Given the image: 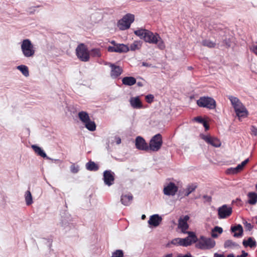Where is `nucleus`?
<instances>
[{
  "instance_id": "1",
  "label": "nucleus",
  "mask_w": 257,
  "mask_h": 257,
  "mask_svg": "<svg viewBox=\"0 0 257 257\" xmlns=\"http://www.w3.org/2000/svg\"><path fill=\"white\" fill-rule=\"evenodd\" d=\"M136 35L143 39L146 42L150 44H157L160 36L157 33H153L152 32L145 29H140L134 31Z\"/></svg>"
},
{
  "instance_id": "2",
  "label": "nucleus",
  "mask_w": 257,
  "mask_h": 257,
  "mask_svg": "<svg viewBox=\"0 0 257 257\" xmlns=\"http://www.w3.org/2000/svg\"><path fill=\"white\" fill-rule=\"evenodd\" d=\"M215 245V241L211 238H207L201 235L199 239H198L196 247L200 249H210Z\"/></svg>"
},
{
  "instance_id": "3",
  "label": "nucleus",
  "mask_w": 257,
  "mask_h": 257,
  "mask_svg": "<svg viewBox=\"0 0 257 257\" xmlns=\"http://www.w3.org/2000/svg\"><path fill=\"white\" fill-rule=\"evenodd\" d=\"M197 104L200 107L207 108L209 109H213L216 108L215 100L212 97L208 96H202L197 100Z\"/></svg>"
},
{
  "instance_id": "4",
  "label": "nucleus",
  "mask_w": 257,
  "mask_h": 257,
  "mask_svg": "<svg viewBox=\"0 0 257 257\" xmlns=\"http://www.w3.org/2000/svg\"><path fill=\"white\" fill-rule=\"evenodd\" d=\"M77 58L82 62H88L90 59V54L86 45L81 43L76 48Z\"/></svg>"
},
{
  "instance_id": "5",
  "label": "nucleus",
  "mask_w": 257,
  "mask_h": 257,
  "mask_svg": "<svg viewBox=\"0 0 257 257\" xmlns=\"http://www.w3.org/2000/svg\"><path fill=\"white\" fill-rule=\"evenodd\" d=\"M21 49L24 56L27 58L33 57L35 53L34 46L29 39L22 41Z\"/></svg>"
},
{
  "instance_id": "6",
  "label": "nucleus",
  "mask_w": 257,
  "mask_h": 257,
  "mask_svg": "<svg viewBox=\"0 0 257 257\" xmlns=\"http://www.w3.org/2000/svg\"><path fill=\"white\" fill-rule=\"evenodd\" d=\"M135 20V16L127 14L118 21L117 26L120 30H125L130 28L131 25Z\"/></svg>"
},
{
  "instance_id": "7",
  "label": "nucleus",
  "mask_w": 257,
  "mask_h": 257,
  "mask_svg": "<svg viewBox=\"0 0 257 257\" xmlns=\"http://www.w3.org/2000/svg\"><path fill=\"white\" fill-rule=\"evenodd\" d=\"M162 144V137L160 134H157L151 139L149 145V150L157 152L161 149Z\"/></svg>"
},
{
  "instance_id": "8",
  "label": "nucleus",
  "mask_w": 257,
  "mask_h": 257,
  "mask_svg": "<svg viewBox=\"0 0 257 257\" xmlns=\"http://www.w3.org/2000/svg\"><path fill=\"white\" fill-rule=\"evenodd\" d=\"M219 219H225L229 217L232 213V208L226 204L219 207L217 209Z\"/></svg>"
},
{
  "instance_id": "9",
  "label": "nucleus",
  "mask_w": 257,
  "mask_h": 257,
  "mask_svg": "<svg viewBox=\"0 0 257 257\" xmlns=\"http://www.w3.org/2000/svg\"><path fill=\"white\" fill-rule=\"evenodd\" d=\"M105 65L109 66L111 68L110 75L112 79L118 78L122 73V68L110 62H106Z\"/></svg>"
},
{
  "instance_id": "10",
  "label": "nucleus",
  "mask_w": 257,
  "mask_h": 257,
  "mask_svg": "<svg viewBox=\"0 0 257 257\" xmlns=\"http://www.w3.org/2000/svg\"><path fill=\"white\" fill-rule=\"evenodd\" d=\"M187 233L188 236L185 238H181V246H188L198 241V238L194 232H188Z\"/></svg>"
},
{
  "instance_id": "11",
  "label": "nucleus",
  "mask_w": 257,
  "mask_h": 257,
  "mask_svg": "<svg viewBox=\"0 0 257 257\" xmlns=\"http://www.w3.org/2000/svg\"><path fill=\"white\" fill-rule=\"evenodd\" d=\"M115 174L110 170H105L103 172V180L105 185L110 186L114 182Z\"/></svg>"
},
{
  "instance_id": "12",
  "label": "nucleus",
  "mask_w": 257,
  "mask_h": 257,
  "mask_svg": "<svg viewBox=\"0 0 257 257\" xmlns=\"http://www.w3.org/2000/svg\"><path fill=\"white\" fill-rule=\"evenodd\" d=\"M107 51L109 52L126 53L129 51V48L123 44H117L113 46L108 47Z\"/></svg>"
},
{
  "instance_id": "13",
  "label": "nucleus",
  "mask_w": 257,
  "mask_h": 257,
  "mask_svg": "<svg viewBox=\"0 0 257 257\" xmlns=\"http://www.w3.org/2000/svg\"><path fill=\"white\" fill-rule=\"evenodd\" d=\"M135 146L136 148L139 150L145 151L149 150V145L145 140L141 136H138L136 138Z\"/></svg>"
},
{
  "instance_id": "14",
  "label": "nucleus",
  "mask_w": 257,
  "mask_h": 257,
  "mask_svg": "<svg viewBox=\"0 0 257 257\" xmlns=\"http://www.w3.org/2000/svg\"><path fill=\"white\" fill-rule=\"evenodd\" d=\"M178 188L173 182H170L164 188V194L168 196H174L178 191Z\"/></svg>"
},
{
  "instance_id": "15",
  "label": "nucleus",
  "mask_w": 257,
  "mask_h": 257,
  "mask_svg": "<svg viewBox=\"0 0 257 257\" xmlns=\"http://www.w3.org/2000/svg\"><path fill=\"white\" fill-rule=\"evenodd\" d=\"M189 219L188 215H185L183 217H181L178 220V228L181 229V231L184 233H187V230L189 228V225L187 223L188 220Z\"/></svg>"
},
{
  "instance_id": "16",
  "label": "nucleus",
  "mask_w": 257,
  "mask_h": 257,
  "mask_svg": "<svg viewBox=\"0 0 257 257\" xmlns=\"http://www.w3.org/2000/svg\"><path fill=\"white\" fill-rule=\"evenodd\" d=\"M236 115L240 119L241 117H245L247 115V110L245 106L241 102L233 106Z\"/></svg>"
},
{
  "instance_id": "17",
  "label": "nucleus",
  "mask_w": 257,
  "mask_h": 257,
  "mask_svg": "<svg viewBox=\"0 0 257 257\" xmlns=\"http://www.w3.org/2000/svg\"><path fill=\"white\" fill-rule=\"evenodd\" d=\"M200 137L201 139L205 141L207 144L214 147H219L221 145V142L217 138L211 137L209 136H205L204 135H201Z\"/></svg>"
},
{
  "instance_id": "18",
  "label": "nucleus",
  "mask_w": 257,
  "mask_h": 257,
  "mask_svg": "<svg viewBox=\"0 0 257 257\" xmlns=\"http://www.w3.org/2000/svg\"><path fill=\"white\" fill-rule=\"evenodd\" d=\"M162 220V218L159 214H154L150 216L148 220V223L154 227H157L160 225Z\"/></svg>"
},
{
  "instance_id": "19",
  "label": "nucleus",
  "mask_w": 257,
  "mask_h": 257,
  "mask_svg": "<svg viewBox=\"0 0 257 257\" xmlns=\"http://www.w3.org/2000/svg\"><path fill=\"white\" fill-rule=\"evenodd\" d=\"M230 230L233 232V236L235 237H240L243 235V228L241 225L237 224L235 226H231Z\"/></svg>"
},
{
  "instance_id": "20",
  "label": "nucleus",
  "mask_w": 257,
  "mask_h": 257,
  "mask_svg": "<svg viewBox=\"0 0 257 257\" xmlns=\"http://www.w3.org/2000/svg\"><path fill=\"white\" fill-rule=\"evenodd\" d=\"M31 147L38 156H41L47 160H52L50 157L47 156L44 151L40 147L36 145H33Z\"/></svg>"
},
{
  "instance_id": "21",
  "label": "nucleus",
  "mask_w": 257,
  "mask_h": 257,
  "mask_svg": "<svg viewBox=\"0 0 257 257\" xmlns=\"http://www.w3.org/2000/svg\"><path fill=\"white\" fill-rule=\"evenodd\" d=\"M133 199V196L131 193L128 194H122L121 196L120 201L125 206H128L131 204Z\"/></svg>"
},
{
  "instance_id": "22",
  "label": "nucleus",
  "mask_w": 257,
  "mask_h": 257,
  "mask_svg": "<svg viewBox=\"0 0 257 257\" xmlns=\"http://www.w3.org/2000/svg\"><path fill=\"white\" fill-rule=\"evenodd\" d=\"M131 106L134 108H141L143 105L139 97H132L130 99Z\"/></svg>"
},
{
  "instance_id": "23",
  "label": "nucleus",
  "mask_w": 257,
  "mask_h": 257,
  "mask_svg": "<svg viewBox=\"0 0 257 257\" xmlns=\"http://www.w3.org/2000/svg\"><path fill=\"white\" fill-rule=\"evenodd\" d=\"M242 244L245 247L249 246L250 248H254L256 246V242L255 239L251 237L248 238L247 240H243Z\"/></svg>"
},
{
  "instance_id": "24",
  "label": "nucleus",
  "mask_w": 257,
  "mask_h": 257,
  "mask_svg": "<svg viewBox=\"0 0 257 257\" xmlns=\"http://www.w3.org/2000/svg\"><path fill=\"white\" fill-rule=\"evenodd\" d=\"M122 84L127 86H132L136 83V79L132 76L124 77L122 79Z\"/></svg>"
},
{
  "instance_id": "25",
  "label": "nucleus",
  "mask_w": 257,
  "mask_h": 257,
  "mask_svg": "<svg viewBox=\"0 0 257 257\" xmlns=\"http://www.w3.org/2000/svg\"><path fill=\"white\" fill-rule=\"evenodd\" d=\"M248 197V203L251 205H254L257 202V193L253 192H249L247 194Z\"/></svg>"
},
{
  "instance_id": "26",
  "label": "nucleus",
  "mask_w": 257,
  "mask_h": 257,
  "mask_svg": "<svg viewBox=\"0 0 257 257\" xmlns=\"http://www.w3.org/2000/svg\"><path fill=\"white\" fill-rule=\"evenodd\" d=\"M86 168L90 171H96L99 169V167L94 162L89 161L86 164Z\"/></svg>"
},
{
  "instance_id": "27",
  "label": "nucleus",
  "mask_w": 257,
  "mask_h": 257,
  "mask_svg": "<svg viewBox=\"0 0 257 257\" xmlns=\"http://www.w3.org/2000/svg\"><path fill=\"white\" fill-rule=\"evenodd\" d=\"M78 117L84 123L90 119L88 113L86 111H80L78 113Z\"/></svg>"
},
{
  "instance_id": "28",
  "label": "nucleus",
  "mask_w": 257,
  "mask_h": 257,
  "mask_svg": "<svg viewBox=\"0 0 257 257\" xmlns=\"http://www.w3.org/2000/svg\"><path fill=\"white\" fill-rule=\"evenodd\" d=\"M194 120L200 123L203 124L206 131L208 130L209 128V125L208 124L206 120L203 119L201 116H197L194 118Z\"/></svg>"
},
{
  "instance_id": "29",
  "label": "nucleus",
  "mask_w": 257,
  "mask_h": 257,
  "mask_svg": "<svg viewBox=\"0 0 257 257\" xmlns=\"http://www.w3.org/2000/svg\"><path fill=\"white\" fill-rule=\"evenodd\" d=\"M222 232L223 229L221 227L216 226L212 229L211 235L213 238H217L218 235L216 232H218L219 234H221Z\"/></svg>"
},
{
  "instance_id": "30",
  "label": "nucleus",
  "mask_w": 257,
  "mask_h": 257,
  "mask_svg": "<svg viewBox=\"0 0 257 257\" xmlns=\"http://www.w3.org/2000/svg\"><path fill=\"white\" fill-rule=\"evenodd\" d=\"M201 44L203 46L209 48H213L216 46V43L210 40L205 39L202 41Z\"/></svg>"
},
{
  "instance_id": "31",
  "label": "nucleus",
  "mask_w": 257,
  "mask_h": 257,
  "mask_svg": "<svg viewBox=\"0 0 257 257\" xmlns=\"http://www.w3.org/2000/svg\"><path fill=\"white\" fill-rule=\"evenodd\" d=\"M17 69L20 70L25 76L28 77L29 76V69L27 66L21 65L17 67Z\"/></svg>"
},
{
  "instance_id": "32",
  "label": "nucleus",
  "mask_w": 257,
  "mask_h": 257,
  "mask_svg": "<svg viewBox=\"0 0 257 257\" xmlns=\"http://www.w3.org/2000/svg\"><path fill=\"white\" fill-rule=\"evenodd\" d=\"M84 124L86 128L90 131H94L96 130V124L94 121L91 120L90 119Z\"/></svg>"
},
{
  "instance_id": "33",
  "label": "nucleus",
  "mask_w": 257,
  "mask_h": 257,
  "mask_svg": "<svg viewBox=\"0 0 257 257\" xmlns=\"http://www.w3.org/2000/svg\"><path fill=\"white\" fill-rule=\"evenodd\" d=\"M142 46V43L141 41H136L134 42L130 45L129 48V50L131 51H135L136 50H139L141 48Z\"/></svg>"
},
{
  "instance_id": "34",
  "label": "nucleus",
  "mask_w": 257,
  "mask_h": 257,
  "mask_svg": "<svg viewBox=\"0 0 257 257\" xmlns=\"http://www.w3.org/2000/svg\"><path fill=\"white\" fill-rule=\"evenodd\" d=\"M25 201L27 205H30L33 203L32 196L31 192L28 190L26 192L25 195Z\"/></svg>"
},
{
  "instance_id": "35",
  "label": "nucleus",
  "mask_w": 257,
  "mask_h": 257,
  "mask_svg": "<svg viewBox=\"0 0 257 257\" xmlns=\"http://www.w3.org/2000/svg\"><path fill=\"white\" fill-rule=\"evenodd\" d=\"M239 246V245L232 240H226L224 243V247L225 248Z\"/></svg>"
},
{
  "instance_id": "36",
  "label": "nucleus",
  "mask_w": 257,
  "mask_h": 257,
  "mask_svg": "<svg viewBox=\"0 0 257 257\" xmlns=\"http://www.w3.org/2000/svg\"><path fill=\"white\" fill-rule=\"evenodd\" d=\"M90 56L93 57H100L101 55L99 48H94L91 50L89 53Z\"/></svg>"
},
{
  "instance_id": "37",
  "label": "nucleus",
  "mask_w": 257,
  "mask_h": 257,
  "mask_svg": "<svg viewBox=\"0 0 257 257\" xmlns=\"http://www.w3.org/2000/svg\"><path fill=\"white\" fill-rule=\"evenodd\" d=\"M197 186L196 184H191L187 186V188L186 189L185 195L186 196H188L190 193H191L192 192H193L196 188H197Z\"/></svg>"
},
{
  "instance_id": "38",
  "label": "nucleus",
  "mask_w": 257,
  "mask_h": 257,
  "mask_svg": "<svg viewBox=\"0 0 257 257\" xmlns=\"http://www.w3.org/2000/svg\"><path fill=\"white\" fill-rule=\"evenodd\" d=\"M228 98L231 101V104L233 106V107L234 106L241 103V102L239 100V99L236 97H234L233 96H228Z\"/></svg>"
},
{
  "instance_id": "39",
  "label": "nucleus",
  "mask_w": 257,
  "mask_h": 257,
  "mask_svg": "<svg viewBox=\"0 0 257 257\" xmlns=\"http://www.w3.org/2000/svg\"><path fill=\"white\" fill-rule=\"evenodd\" d=\"M111 257H123V252L122 250L117 249L112 254Z\"/></svg>"
},
{
  "instance_id": "40",
  "label": "nucleus",
  "mask_w": 257,
  "mask_h": 257,
  "mask_svg": "<svg viewBox=\"0 0 257 257\" xmlns=\"http://www.w3.org/2000/svg\"><path fill=\"white\" fill-rule=\"evenodd\" d=\"M239 173V171L237 170L236 167L235 168H229L227 169L226 173L230 175H234L236 174Z\"/></svg>"
},
{
  "instance_id": "41",
  "label": "nucleus",
  "mask_w": 257,
  "mask_h": 257,
  "mask_svg": "<svg viewBox=\"0 0 257 257\" xmlns=\"http://www.w3.org/2000/svg\"><path fill=\"white\" fill-rule=\"evenodd\" d=\"M157 44L158 47L160 49L164 50L165 48V43L161 37L159 39Z\"/></svg>"
},
{
  "instance_id": "42",
  "label": "nucleus",
  "mask_w": 257,
  "mask_h": 257,
  "mask_svg": "<svg viewBox=\"0 0 257 257\" xmlns=\"http://www.w3.org/2000/svg\"><path fill=\"white\" fill-rule=\"evenodd\" d=\"M171 243L175 245H181V238H176L172 239L171 241Z\"/></svg>"
},
{
  "instance_id": "43",
  "label": "nucleus",
  "mask_w": 257,
  "mask_h": 257,
  "mask_svg": "<svg viewBox=\"0 0 257 257\" xmlns=\"http://www.w3.org/2000/svg\"><path fill=\"white\" fill-rule=\"evenodd\" d=\"M70 171L73 173H77L79 171V166H75L74 164H73L70 166Z\"/></svg>"
},
{
  "instance_id": "44",
  "label": "nucleus",
  "mask_w": 257,
  "mask_h": 257,
  "mask_svg": "<svg viewBox=\"0 0 257 257\" xmlns=\"http://www.w3.org/2000/svg\"><path fill=\"white\" fill-rule=\"evenodd\" d=\"M145 98L148 103H151L154 101V96L153 94H148L146 96Z\"/></svg>"
},
{
  "instance_id": "45",
  "label": "nucleus",
  "mask_w": 257,
  "mask_h": 257,
  "mask_svg": "<svg viewBox=\"0 0 257 257\" xmlns=\"http://www.w3.org/2000/svg\"><path fill=\"white\" fill-rule=\"evenodd\" d=\"M250 134L256 136L257 135V128L254 126L251 125L250 127Z\"/></svg>"
},
{
  "instance_id": "46",
  "label": "nucleus",
  "mask_w": 257,
  "mask_h": 257,
  "mask_svg": "<svg viewBox=\"0 0 257 257\" xmlns=\"http://www.w3.org/2000/svg\"><path fill=\"white\" fill-rule=\"evenodd\" d=\"M203 198L204 199V202H211L212 201V198L210 196L204 195L203 196Z\"/></svg>"
},
{
  "instance_id": "47",
  "label": "nucleus",
  "mask_w": 257,
  "mask_h": 257,
  "mask_svg": "<svg viewBox=\"0 0 257 257\" xmlns=\"http://www.w3.org/2000/svg\"><path fill=\"white\" fill-rule=\"evenodd\" d=\"M244 224L246 230L248 231H250L253 228V226L250 223L245 222Z\"/></svg>"
},
{
  "instance_id": "48",
  "label": "nucleus",
  "mask_w": 257,
  "mask_h": 257,
  "mask_svg": "<svg viewBox=\"0 0 257 257\" xmlns=\"http://www.w3.org/2000/svg\"><path fill=\"white\" fill-rule=\"evenodd\" d=\"M248 253L246 252L244 250L241 251V254L237 255L236 257H247Z\"/></svg>"
},
{
  "instance_id": "49",
  "label": "nucleus",
  "mask_w": 257,
  "mask_h": 257,
  "mask_svg": "<svg viewBox=\"0 0 257 257\" xmlns=\"http://www.w3.org/2000/svg\"><path fill=\"white\" fill-rule=\"evenodd\" d=\"M251 51L257 56V46H254L251 48Z\"/></svg>"
},
{
  "instance_id": "50",
  "label": "nucleus",
  "mask_w": 257,
  "mask_h": 257,
  "mask_svg": "<svg viewBox=\"0 0 257 257\" xmlns=\"http://www.w3.org/2000/svg\"><path fill=\"white\" fill-rule=\"evenodd\" d=\"M236 167L239 172H240L241 170H242L244 167L241 164H238Z\"/></svg>"
},
{
  "instance_id": "51",
  "label": "nucleus",
  "mask_w": 257,
  "mask_h": 257,
  "mask_svg": "<svg viewBox=\"0 0 257 257\" xmlns=\"http://www.w3.org/2000/svg\"><path fill=\"white\" fill-rule=\"evenodd\" d=\"M249 160L248 158L245 159L244 161H243V162H242V163H241V164L244 167V166L249 162Z\"/></svg>"
},
{
  "instance_id": "52",
  "label": "nucleus",
  "mask_w": 257,
  "mask_h": 257,
  "mask_svg": "<svg viewBox=\"0 0 257 257\" xmlns=\"http://www.w3.org/2000/svg\"><path fill=\"white\" fill-rule=\"evenodd\" d=\"M214 257H225L223 254H219L218 253H215L214 254Z\"/></svg>"
},
{
  "instance_id": "53",
  "label": "nucleus",
  "mask_w": 257,
  "mask_h": 257,
  "mask_svg": "<svg viewBox=\"0 0 257 257\" xmlns=\"http://www.w3.org/2000/svg\"><path fill=\"white\" fill-rule=\"evenodd\" d=\"M163 257H173V254L172 253H169L163 256Z\"/></svg>"
},
{
  "instance_id": "54",
  "label": "nucleus",
  "mask_w": 257,
  "mask_h": 257,
  "mask_svg": "<svg viewBox=\"0 0 257 257\" xmlns=\"http://www.w3.org/2000/svg\"><path fill=\"white\" fill-rule=\"evenodd\" d=\"M143 66H149V65L148 63H146V62H143Z\"/></svg>"
},
{
  "instance_id": "55",
  "label": "nucleus",
  "mask_w": 257,
  "mask_h": 257,
  "mask_svg": "<svg viewBox=\"0 0 257 257\" xmlns=\"http://www.w3.org/2000/svg\"><path fill=\"white\" fill-rule=\"evenodd\" d=\"M120 143H121V139L119 138H118L116 141V143L117 144H119Z\"/></svg>"
},
{
  "instance_id": "56",
  "label": "nucleus",
  "mask_w": 257,
  "mask_h": 257,
  "mask_svg": "<svg viewBox=\"0 0 257 257\" xmlns=\"http://www.w3.org/2000/svg\"><path fill=\"white\" fill-rule=\"evenodd\" d=\"M110 43L112 44V45H113V46H114V45L117 44V43H116V42L114 40L111 41L110 42Z\"/></svg>"
},
{
  "instance_id": "57",
  "label": "nucleus",
  "mask_w": 257,
  "mask_h": 257,
  "mask_svg": "<svg viewBox=\"0 0 257 257\" xmlns=\"http://www.w3.org/2000/svg\"><path fill=\"white\" fill-rule=\"evenodd\" d=\"M227 257H235L233 253H230L227 255Z\"/></svg>"
},
{
  "instance_id": "58",
  "label": "nucleus",
  "mask_w": 257,
  "mask_h": 257,
  "mask_svg": "<svg viewBox=\"0 0 257 257\" xmlns=\"http://www.w3.org/2000/svg\"><path fill=\"white\" fill-rule=\"evenodd\" d=\"M137 85L139 86H143V84L142 83V82H138L137 83Z\"/></svg>"
},
{
  "instance_id": "59",
  "label": "nucleus",
  "mask_w": 257,
  "mask_h": 257,
  "mask_svg": "<svg viewBox=\"0 0 257 257\" xmlns=\"http://www.w3.org/2000/svg\"><path fill=\"white\" fill-rule=\"evenodd\" d=\"M146 218V215L143 214L142 216V219H144L145 218Z\"/></svg>"
},
{
  "instance_id": "60",
  "label": "nucleus",
  "mask_w": 257,
  "mask_h": 257,
  "mask_svg": "<svg viewBox=\"0 0 257 257\" xmlns=\"http://www.w3.org/2000/svg\"><path fill=\"white\" fill-rule=\"evenodd\" d=\"M225 44L227 46V47H229L230 46V44L228 43V42H225Z\"/></svg>"
},
{
  "instance_id": "61",
  "label": "nucleus",
  "mask_w": 257,
  "mask_h": 257,
  "mask_svg": "<svg viewBox=\"0 0 257 257\" xmlns=\"http://www.w3.org/2000/svg\"><path fill=\"white\" fill-rule=\"evenodd\" d=\"M188 70H192V67L191 66H189V67H188Z\"/></svg>"
},
{
  "instance_id": "62",
  "label": "nucleus",
  "mask_w": 257,
  "mask_h": 257,
  "mask_svg": "<svg viewBox=\"0 0 257 257\" xmlns=\"http://www.w3.org/2000/svg\"><path fill=\"white\" fill-rule=\"evenodd\" d=\"M56 161H57L58 162H61V161L60 160H56Z\"/></svg>"
},
{
  "instance_id": "63",
  "label": "nucleus",
  "mask_w": 257,
  "mask_h": 257,
  "mask_svg": "<svg viewBox=\"0 0 257 257\" xmlns=\"http://www.w3.org/2000/svg\"><path fill=\"white\" fill-rule=\"evenodd\" d=\"M256 189L257 190V184L255 185Z\"/></svg>"
}]
</instances>
